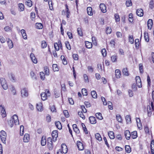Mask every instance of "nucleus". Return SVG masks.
Returning a JSON list of instances; mask_svg holds the SVG:
<instances>
[{"label": "nucleus", "mask_w": 154, "mask_h": 154, "mask_svg": "<svg viewBox=\"0 0 154 154\" xmlns=\"http://www.w3.org/2000/svg\"><path fill=\"white\" fill-rule=\"evenodd\" d=\"M55 124L56 127L59 130L62 129V126L61 123L59 122H55Z\"/></svg>", "instance_id": "obj_25"}, {"label": "nucleus", "mask_w": 154, "mask_h": 154, "mask_svg": "<svg viewBox=\"0 0 154 154\" xmlns=\"http://www.w3.org/2000/svg\"><path fill=\"white\" fill-rule=\"evenodd\" d=\"M151 152L152 154H154V141H151Z\"/></svg>", "instance_id": "obj_28"}, {"label": "nucleus", "mask_w": 154, "mask_h": 154, "mask_svg": "<svg viewBox=\"0 0 154 154\" xmlns=\"http://www.w3.org/2000/svg\"><path fill=\"white\" fill-rule=\"evenodd\" d=\"M136 84L138 87L140 88L142 87L140 77L136 76L135 78Z\"/></svg>", "instance_id": "obj_5"}, {"label": "nucleus", "mask_w": 154, "mask_h": 154, "mask_svg": "<svg viewBox=\"0 0 154 154\" xmlns=\"http://www.w3.org/2000/svg\"><path fill=\"white\" fill-rule=\"evenodd\" d=\"M96 118L99 120H102L103 119L102 114L100 112L96 113Z\"/></svg>", "instance_id": "obj_34"}, {"label": "nucleus", "mask_w": 154, "mask_h": 154, "mask_svg": "<svg viewBox=\"0 0 154 154\" xmlns=\"http://www.w3.org/2000/svg\"><path fill=\"white\" fill-rule=\"evenodd\" d=\"M126 5L127 7H129L132 5L131 0H127L126 2Z\"/></svg>", "instance_id": "obj_49"}, {"label": "nucleus", "mask_w": 154, "mask_h": 154, "mask_svg": "<svg viewBox=\"0 0 154 154\" xmlns=\"http://www.w3.org/2000/svg\"><path fill=\"white\" fill-rule=\"evenodd\" d=\"M139 120V123L137 124V126L138 128L140 129H141L142 128V124L140 122V119H138Z\"/></svg>", "instance_id": "obj_58"}, {"label": "nucleus", "mask_w": 154, "mask_h": 154, "mask_svg": "<svg viewBox=\"0 0 154 154\" xmlns=\"http://www.w3.org/2000/svg\"><path fill=\"white\" fill-rule=\"evenodd\" d=\"M36 108L38 111H41L42 109V104L39 103L36 104Z\"/></svg>", "instance_id": "obj_27"}, {"label": "nucleus", "mask_w": 154, "mask_h": 154, "mask_svg": "<svg viewBox=\"0 0 154 154\" xmlns=\"http://www.w3.org/2000/svg\"><path fill=\"white\" fill-rule=\"evenodd\" d=\"M125 119L127 123H129L131 121L130 116L129 115H127L125 117Z\"/></svg>", "instance_id": "obj_63"}, {"label": "nucleus", "mask_w": 154, "mask_h": 154, "mask_svg": "<svg viewBox=\"0 0 154 154\" xmlns=\"http://www.w3.org/2000/svg\"><path fill=\"white\" fill-rule=\"evenodd\" d=\"M111 60L113 62H116L117 61L118 56L116 54L112 55L111 57Z\"/></svg>", "instance_id": "obj_26"}, {"label": "nucleus", "mask_w": 154, "mask_h": 154, "mask_svg": "<svg viewBox=\"0 0 154 154\" xmlns=\"http://www.w3.org/2000/svg\"><path fill=\"white\" fill-rule=\"evenodd\" d=\"M95 137L96 139L99 141H100L102 140V138L100 134L98 133H96L95 134Z\"/></svg>", "instance_id": "obj_36"}, {"label": "nucleus", "mask_w": 154, "mask_h": 154, "mask_svg": "<svg viewBox=\"0 0 154 154\" xmlns=\"http://www.w3.org/2000/svg\"><path fill=\"white\" fill-rule=\"evenodd\" d=\"M139 69L140 71V72L141 73H142L143 72V65L141 63L139 64Z\"/></svg>", "instance_id": "obj_62"}, {"label": "nucleus", "mask_w": 154, "mask_h": 154, "mask_svg": "<svg viewBox=\"0 0 154 154\" xmlns=\"http://www.w3.org/2000/svg\"><path fill=\"white\" fill-rule=\"evenodd\" d=\"M46 143V140L45 137L43 136L41 140V145L42 146H45Z\"/></svg>", "instance_id": "obj_24"}, {"label": "nucleus", "mask_w": 154, "mask_h": 154, "mask_svg": "<svg viewBox=\"0 0 154 154\" xmlns=\"http://www.w3.org/2000/svg\"><path fill=\"white\" fill-rule=\"evenodd\" d=\"M125 136L127 140H129L131 136V134L129 130H126L125 131Z\"/></svg>", "instance_id": "obj_15"}, {"label": "nucleus", "mask_w": 154, "mask_h": 154, "mask_svg": "<svg viewBox=\"0 0 154 154\" xmlns=\"http://www.w3.org/2000/svg\"><path fill=\"white\" fill-rule=\"evenodd\" d=\"M129 42L131 44H132L134 43V40L133 35H129L128 37Z\"/></svg>", "instance_id": "obj_37"}, {"label": "nucleus", "mask_w": 154, "mask_h": 154, "mask_svg": "<svg viewBox=\"0 0 154 154\" xmlns=\"http://www.w3.org/2000/svg\"><path fill=\"white\" fill-rule=\"evenodd\" d=\"M116 118L117 120L120 122H122V119L121 116L119 115H117L116 116Z\"/></svg>", "instance_id": "obj_43"}, {"label": "nucleus", "mask_w": 154, "mask_h": 154, "mask_svg": "<svg viewBox=\"0 0 154 154\" xmlns=\"http://www.w3.org/2000/svg\"><path fill=\"white\" fill-rule=\"evenodd\" d=\"M108 135L111 139H113L115 137L113 131L109 132L108 133Z\"/></svg>", "instance_id": "obj_35"}, {"label": "nucleus", "mask_w": 154, "mask_h": 154, "mask_svg": "<svg viewBox=\"0 0 154 154\" xmlns=\"http://www.w3.org/2000/svg\"><path fill=\"white\" fill-rule=\"evenodd\" d=\"M19 10L20 11H23L24 10V5L22 3L18 4Z\"/></svg>", "instance_id": "obj_32"}, {"label": "nucleus", "mask_w": 154, "mask_h": 154, "mask_svg": "<svg viewBox=\"0 0 154 154\" xmlns=\"http://www.w3.org/2000/svg\"><path fill=\"white\" fill-rule=\"evenodd\" d=\"M78 115L80 116L83 119H84L85 117L83 115L82 112H78Z\"/></svg>", "instance_id": "obj_59"}, {"label": "nucleus", "mask_w": 154, "mask_h": 154, "mask_svg": "<svg viewBox=\"0 0 154 154\" xmlns=\"http://www.w3.org/2000/svg\"><path fill=\"white\" fill-rule=\"evenodd\" d=\"M26 5L29 7H31L32 5V2L31 0H28L26 2Z\"/></svg>", "instance_id": "obj_45"}, {"label": "nucleus", "mask_w": 154, "mask_h": 154, "mask_svg": "<svg viewBox=\"0 0 154 154\" xmlns=\"http://www.w3.org/2000/svg\"><path fill=\"white\" fill-rule=\"evenodd\" d=\"M40 78L42 80H44L45 79V75L43 72H41L40 73Z\"/></svg>", "instance_id": "obj_51"}, {"label": "nucleus", "mask_w": 154, "mask_h": 154, "mask_svg": "<svg viewBox=\"0 0 154 154\" xmlns=\"http://www.w3.org/2000/svg\"><path fill=\"white\" fill-rule=\"evenodd\" d=\"M29 140V135L28 134H26L24 135L23 137V141L24 142H28Z\"/></svg>", "instance_id": "obj_19"}, {"label": "nucleus", "mask_w": 154, "mask_h": 154, "mask_svg": "<svg viewBox=\"0 0 154 154\" xmlns=\"http://www.w3.org/2000/svg\"><path fill=\"white\" fill-rule=\"evenodd\" d=\"M144 38L146 42H148L149 41V39L148 33H146V32L144 33Z\"/></svg>", "instance_id": "obj_41"}, {"label": "nucleus", "mask_w": 154, "mask_h": 154, "mask_svg": "<svg viewBox=\"0 0 154 154\" xmlns=\"http://www.w3.org/2000/svg\"><path fill=\"white\" fill-rule=\"evenodd\" d=\"M9 77L11 81L13 82H15L16 80L15 78V76L12 73H10L9 74Z\"/></svg>", "instance_id": "obj_21"}, {"label": "nucleus", "mask_w": 154, "mask_h": 154, "mask_svg": "<svg viewBox=\"0 0 154 154\" xmlns=\"http://www.w3.org/2000/svg\"><path fill=\"white\" fill-rule=\"evenodd\" d=\"M91 95L92 97L94 98H96L97 97V93L95 91H91Z\"/></svg>", "instance_id": "obj_38"}, {"label": "nucleus", "mask_w": 154, "mask_h": 154, "mask_svg": "<svg viewBox=\"0 0 154 154\" xmlns=\"http://www.w3.org/2000/svg\"><path fill=\"white\" fill-rule=\"evenodd\" d=\"M77 32L79 35L81 36H82V33L81 28H77Z\"/></svg>", "instance_id": "obj_52"}, {"label": "nucleus", "mask_w": 154, "mask_h": 154, "mask_svg": "<svg viewBox=\"0 0 154 154\" xmlns=\"http://www.w3.org/2000/svg\"><path fill=\"white\" fill-rule=\"evenodd\" d=\"M154 106L152 102H151V105H148L147 106V111L148 116H150L152 114V112L154 110Z\"/></svg>", "instance_id": "obj_3"}, {"label": "nucleus", "mask_w": 154, "mask_h": 154, "mask_svg": "<svg viewBox=\"0 0 154 154\" xmlns=\"http://www.w3.org/2000/svg\"><path fill=\"white\" fill-rule=\"evenodd\" d=\"M30 57L33 63H37V60L33 54L31 53L30 54Z\"/></svg>", "instance_id": "obj_14"}, {"label": "nucleus", "mask_w": 154, "mask_h": 154, "mask_svg": "<svg viewBox=\"0 0 154 154\" xmlns=\"http://www.w3.org/2000/svg\"><path fill=\"white\" fill-rule=\"evenodd\" d=\"M135 44L136 48H138L139 46V40L138 39H136L135 40Z\"/></svg>", "instance_id": "obj_44"}, {"label": "nucleus", "mask_w": 154, "mask_h": 154, "mask_svg": "<svg viewBox=\"0 0 154 154\" xmlns=\"http://www.w3.org/2000/svg\"><path fill=\"white\" fill-rule=\"evenodd\" d=\"M36 28L38 29H42L43 27L42 24L40 23H36Z\"/></svg>", "instance_id": "obj_54"}, {"label": "nucleus", "mask_w": 154, "mask_h": 154, "mask_svg": "<svg viewBox=\"0 0 154 154\" xmlns=\"http://www.w3.org/2000/svg\"><path fill=\"white\" fill-rule=\"evenodd\" d=\"M152 20L151 19H149L147 21V26L148 29H151L152 26Z\"/></svg>", "instance_id": "obj_17"}, {"label": "nucleus", "mask_w": 154, "mask_h": 154, "mask_svg": "<svg viewBox=\"0 0 154 154\" xmlns=\"http://www.w3.org/2000/svg\"><path fill=\"white\" fill-rule=\"evenodd\" d=\"M21 94L22 96H27L28 92L27 90L25 88L21 90Z\"/></svg>", "instance_id": "obj_16"}, {"label": "nucleus", "mask_w": 154, "mask_h": 154, "mask_svg": "<svg viewBox=\"0 0 154 154\" xmlns=\"http://www.w3.org/2000/svg\"><path fill=\"white\" fill-rule=\"evenodd\" d=\"M6 41L9 48H12L13 47V44L12 41L9 38H7Z\"/></svg>", "instance_id": "obj_13"}, {"label": "nucleus", "mask_w": 154, "mask_h": 154, "mask_svg": "<svg viewBox=\"0 0 154 154\" xmlns=\"http://www.w3.org/2000/svg\"><path fill=\"white\" fill-rule=\"evenodd\" d=\"M126 152L128 153H130L131 151V148L129 146L126 145L125 146Z\"/></svg>", "instance_id": "obj_39"}, {"label": "nucleus", "mask_w": 154, "mask_h": 154, "mask_svg": "<svg viewBox=\"0 0 154 154\" xmlns=\"http://www.w3.org/2000/svg\"><path fill=\"white\" fill-rule=\"evenodd\" d=\"M115 73L116 78L117 79L120 78L121 75L120 70L119 69H116L115 70Z\"/></svg>", "instance_id": "obj_18"}, {"label": "nucleus", "mask_w": 154, "mask_h": 154, "mask_svg": "<svg viewBox=\"0 0 154 154\" xmlns=\"http://www.w3.org/2000/svg\"><path fill=\"white\" fill-rule=\"evenodd\" d=\"M115 18L116 22H117L120 21V18L118 14H115Z\"/></svg>", "instance_id": "obj_47"}, {"label": "nucleus", "mask_w": 154, "mask_h": 154, "mask_svg": "<svg viewBox=\"0 0 154 154\" xmlns=\"http://www.w3.org/2000/svg\"><path fill=\"white\" fill-rule=\"evenodd\" d=\"M82 92L83 95L87 96L88 94L87 91L85 88H83L82 90Z\"/></svg>", "instance_id": "obj_48"}, {"label": "nucleus", "mask_w": 154, "mask_h": 154, "mask_svg": "<svg viewBox=\"0 0 154 154\" xmlns=\"http://www.w3.org/2000/svg\"><path fill=\"white\" fill-rule=\"evenodd\" d=\"M122 72L123 74L126 76H128L129 75L128 69L127 68H125L123 69Z\"/></svg>", "instance_id": "obj_31"}, {"label": "nucleus", "mask_w": 154, "mask_h": 154, "mask_svg": "<svg viewBox=\"0 0 154 154\" xmlns=\"http://www.w3.org/2000/svg\"><path fill=\"white\" fill-rule=\"evenodd\" d=\"M136 14L139 17H142L143 15V11L142 9H138L137 10Z\"/></svg>", "instance_id": "obj_10"}, {"label": "nucleus", "mask_w": 154, "mask_h": 154, "mask_svg": "<svg viewBox=\"0 0 154 154\" xmlns=\"http://www.w3.org/2000/svg\"><path fill=\"white\" fill-rule=\"evenodd\" d=\"M24 127L23 125H21L20 126V134L21 136H22L23 134V131H24Z\"/></svg>", "instance_id": "obj_56"}, {"label": "nucleus", "mask_w": 154, "mask_h": 154, "mask_svg": "<svg viewBox=\"0 0 154 154\" xmlns=\"http://www.w3.org/2000/svg\"><path fill=\"white\" fill-rule=\"evenodd\" d=\"M0 109L1 111V114L2 117L3 118L6 116V114L5 109L2 105L0 106Z\"/></svg>", "instance_id": "obj_6"}, {"label": "nucleus", "mask_w": 154, "mask_h": 154, "mask_svg": "<svg viewBox=\"0 0 154 154\" xmlns=\"http://www.w3.org/2000/svg\"><path fill=\"white\" fill-rule=\"evenodd\" d=\"M85 45L86 47L88 48H91L92 47V43L88 41H85Z\"/></svg>", "instance_id": "obj_23"}, {"label": "nucleus", "mask_w": 154, "mask_h": 154, "mask_svg": "<svg viewBox=\"0 0 154 154\" xmlns=\"http://www.w3.org/2000/svg\"><path fill=\"white\" fill-rule=\"evenodd\" d=\"M52 135L53 141L56 140L58 137V131L56 130L53 131L52 133Z\"/></svg>", "instance_id": "obj_8"}, {"label": "nucleus", "mask_w": 154, "mask_h": 154, "mask_svg": "<svg viewBox=\"0 0 154 154\" xmlns=\"http://www.w3.org/2000/svg\"><path fill=\"white\" fill-rule=\"evenodd\" d=\"M21 32L23 38L24 39H27V37L25 30L23 29L21 30Z\"/></svg>", "instance_id": "obj_22"}, {"label": "nucleus", "mask_w": 154, "mask_h": 154, "mask_svg": "<svg viewBox=\"0 0 154 154\" xmlns=\"http://www.w3.org/2000/svg\"><path fill=\"white\" fill-rule=\"evenodd\" d=\"M62 151L64 153H66L67 152V148L66 145L64 144L61 145Z\"/></svg>", "instance_id": "obj_12"}, {"label": "nucleus", "mask_w": 154, "mask_h": 154, "mask_svg": "<svg viewBox=\"0 0 154 154\" xmlns=\"http://www.w3.org/2000/svg\"><path fill=\"white\" fill-rule=\"evenodd\" d=\"M30 74L31 78L32 79L35 80H37V76L34 72L32 71H31Z\"/></svg>", "instance_id": "obj_11"}, {"label": "nucleus", "mask_w": 154, "mask_h": 154, "mask_svg": "<svg viewBox=\"0 0 154 154\" xmlns=\"http://www.w3.org/2000/svg\"><path fill=\"white\" fill-rule=\"evenodd\" d=\"M82 127L85 133V134H88V131L87 130V128H86L85 124L83 123H82Z\"/></svg>", "instance_id": "obj_57"}, {"label": "nucleus", "mask_w": 154, "mask_h": 154, "mask_svg": "<svg viewBox=\"0 0 154 154\" xmlns=\"http://www.w3.org/2000/svg\"><path fill=\"white\" fill-rule=\"evenodd\" d=\"M53 69L54 71H57L59 70L57 65L56 64H53L52 65Z\"/></svg>", "instance_id": "obj_40"}, {"label": "nucleus", "mask_w": 154, "mask_h": 154, "mask_svg": "<svg viewBox=\"0 0 154 154\" xmlns=\"http://www.w3.org/2000/svg\"><path fill=\"white\" fill-rule=\"evenodd\" d=\"M112 32V30L110 27H107L106 29V32L107 34H110Z\"/></svg>", "instance_id": "obj_60"}, {"label": "nucleus", "mask_w": 154, "mask_h": 154, "mask_svg": "<svg viewBox=\"0 0 154 154\" xmlns=\"http://www.w3.org/2000/svg\"><path fill=\"white\" fill-rule=\"evenodd\" d=\"M131 136L133 139L136 138L137 137V133L136 131H133L131 133Z\"/></svg>", "instance_id": "obj_30"}, {"label": "nucleus", "mask_w": 154, "mask_h": 154, "mask_svg": "<svg viewBox=\"0 0 154 154\" xmlns=\"http://www.w3.org/2000/svg\"><path fill=\"white\" fill-rule=\"evenodd\" d=\"M89 119L90 123L92 124H95L96 122L95 118L93 116L90 117Z\"/></svg>", "instance_id": "obj_20"}, {"label": "nucleus", "mask_w": 154, "mask_h": 154, "mask_svg": "<svg viewBox=\"0 0 154 154\" xmlns=\"http://www.w3.org/2000/svg\"><path fill=\"white\" fill-rule=\"evenodd\" d=\"M0 81L2 85L6 82L5 79L2 78H1L0 79Z\"/></svg>", "instance_id": "obj_61"}, {"label": "nucleus", "mask_w": 154, "mask_h": 154, "mask_svg": "<svg viewBox=\"0 0 154 154\" xmlns=\"http://www.w3.org/2000/svg\"><path fill=\"white\" fill-rule=\"evenodd\" d=\"M66 17L68 18H69V15L70 14V12L69 10V8H68V6L67 5H66Z\"/></svg>", "instance_id": "obj_33"}, {"label": "nucleus", "mask_w": 154, "mask_h": 154, "mask_svg": "<svg viewBox=\"0 0 154 154\" xmlns=\"http://www.w3.org/2000/svg\"><path fill=\"white\" fill-rule=\"evenodd\" d=\"M87 11L89 15L91 16L93 15L92 8L91 7H88L87 8Z\"/></svg>", "instance_id": "obj_29"}, {"label": "nucleus", "mask_w": 154, "mask_h": 154, "mask_svg": "<svg viewBox=\"0 0 154 154\" xmlns=\"http://www.w3.org/2000/svg\"><path fill=\"white\" fill-rule=\"evenodd\" d=\"M54 47L55 50L57 51H58L59 50V45L58 43H55L54 45Z\"/></svg>", "instance_id": "obj_64"}, {"label": "nucleus", "mask_w": 154, "mask_h": 154, "mask_svg": "<svg viewBox=\"0 0 154 154\" xmlns=\"http://www.w3.org/2000/svg\"><path fill=\"white\" fill-rule=\"evenodd\" d=\"M0 137H6V133L4 131L2 130L0 132Z\"/></svg>", "instance_id": "obj_42"}, {"label": "nucleus", "mask_w": 154, "mask_h": 154, "mask_svg": "<svg viewBox=\"0 0 154 154\" xmlns=\"http://www.w3.org/2000/svg\"><path fill=\"white\" fill-rule=\"evenodd\" d=\"M50 93L48 90H46L45 92H42L41 94L42 99L43 100H45L47 99L48 97L50 96Z\"/></svg>", "instance_id": "obj_2"}, {"label": "nucleus", "mask_w": 154, "mask_h": 154, "mask_svg": "<svg viewBox=\"0 0 154 154\" xmlns=\"http://www.w3.org/2000/svg\"><path fill=\"white\" fill-rule=\"evenodd\" d=\"M66 47L67 49L70 50L71 49L70 45L68 41H66L65 43Z\"/></svg>", "instance_id": "obj_53"}, {"label": "nucleus", "mask_w": 154, "mask_h": 154, "mask_svg": "<svg viewBox=\"0 0 154 154\" xmlns=\"http://www.w3.org/2000/svg\"><path fill=\"white\" fill-rule=\"evenodd\" d=\"M14 122L15 125L19 124L17 116L16 115H14L13 116L12 120H10L8 122L9 125L11 127L13 125Z\"/></svg>", "instance_id": "obj_1"}, {"label": "nucleus", "mask_w": 154, "mask_h": 154, "mask_svg": "<svg viewBox=\"0 0 154 154\" xmlns=\"http://www.w3.org/2000/svg\"><path fill=\"white\" fill-rule=\"evenodd\" d=\"M47 46V44L46 42L44 41H43L42 42L41 47L42 48H45Z\"/></svg>", "instance_id": "obj_46"}, {"label": "nucleus", "mask_w": 154, "mask_h": 154, "mask_svg": "<svg viewBox=\"0 0 154 154\" xmlns=\"http://www.w3.org/2000/svg\"><path fill=\"white\" fill-rule=\"evenodd\" d=\"M101 53L103 57H105L106 56V52L105 48H103L101 50Z\"/></svg>", "instance_id": "obj_50"}, {"label": "nucleus", "mask_w": 154, "mask_h": 154, "mask_svg": "<svg viewBox=\"0 0 154 154\" xmlns=\"http://www.w3.org/2000/svg\"><path fill=\"white\" fill-rule=\"evenodd\" d=\"M83 77L85 82H88L89 80L88 75L86 74H84L83 75Z\"/></svg>", "instance_id": "obj_55"}, {"label": "nucleus", "mask_w": 154, "mask_h": 154, "mask_svg": "<svg viewBox=\"0 0 154 154\" xmlns=\"http://www.w3.org/2000/svg\"><path fill=\"white\" fill-rule=\"evenodd\" d=\"M77 145L79 150H83L84 147L83 144L80 141H77Z\"/></svg>", "instance_id": "obj_7"}, {"label": "nucleus", "mask_w": 154, "mask_h": 154, "mask_svg": "<svg viewBox=\"0 0 154 154\" xmlns=\"http://www.w3.org/2000/svg\"><path fill=\"white\" fill-rule=\"evenodd\" d=\"M100 8L102 12L105 13L106 11V7L105 5L103 3L100 4Z\"/></svg>", "instance_id": "obj_9"}, {"label": "nucleus", "mask_w": 154, "mask_h": 154, "mask_svg": "<svg viewBox=\"0 0 154 154\" xmlns=\"http://www.w3.org/2000/svg\"><path fill=\"white\" fill-rule=\"evenodd\" d=\"M47 144L49 149L50 150H52L53 149V146L52 145V139L50 137H49L48 138Z\"/></svg>", "instance_id": "obj_4"}]
</instances>
